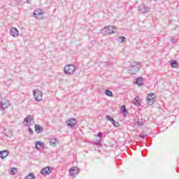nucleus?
Returning a JSON list of instances; mask_svg holds the SVG:
<instances>
[{
  "label": "nucleus",
  "instance_id": "obj_30",
  "mask_svg": "<svg viewBox=\"0 0 179 179\" xmlns=\"http://www.w3.org/2000/svg\"><path fill=\"white\" fill-rule=\"evenodd\" d=\"M28 131H29L30 135H33V134H34V131L31 129V127L28 128Z\"/></svg>",
  "mask_w": 179,
  "mask_h": 179
},
{
  "label": "nucleus",
  "instance_id": "obj_27",
  "mask_svg": "<svg viewBox=\"0 0 179 179\" xmlns=\"http://www.w3.org/2000/svg\"><path fill=\"white\" fill-rule=\"evenodd\" d=\"M119 40H120V43H122L127 42V38L124 36H120L119 38Z\"/></svg>",
  "mask_w": 179,
  "mask_h": 179
},
{
  "label": "nucleus",
  "instance_id": "obj_22",
  "mask_svg": "<svg viewBox=\"0 0 179 179\" xmlns=\"http://www.w3.org/2000/svg\"><path fill=\"white\" fill-rule=\"evenodd\" d=\"M16 173H17V169L16 168H12L10 169V174L11 176H15V174H16Z\"/></svg>",
  "mask_w": 179,
  "mask_h": 179
},
{
  "label": "nucleus",
  "instance_id": "obj_8",
  "mask_svg": "<svg viewBox=\"0 0 179 179\" xmlns=\"http://www.w3.org/2000/svg\"><path fill=\"white\" fill-rule=\"evenodd\" d=\"M78 174H79L78 166H74L70 169V176H71V177L75 178Z\"/></svg>",
  "mask_w": 179,
  "mask_h": 179
},
{
  "label": "nucleus",
  "instance_id": "obj_20",
  "mask_svg": "<svg viewBox=\"0 0 179 179\" xmlns=\"http://www.w3.org/2000/svg\"><path fill=\"white\" fill-rule=\"evenodd\" d=\"M9 106H10L9 104V102H1V108H2V110H3V111H5V108H8V107H9Z\"/></svg>",
  "mask_w": 179,
  "mask_h": 179
},
{
  "label": "nucleus",
  "instance_id": "obj_19",
  "mask_svg": "<svg viewBox=\"0 0 179 179\" xmlns=\"http://www.w3.org/2000/svg\"><path fill=\"white\" fill-rule=\"evenodd\" d=\"M50 146H53V148H55V146H57V143H58V139L50 138Z\"/></svg>",
  "mask_w": 179,
  "mask_h": 179
},
{
  "label": "nucleus",
  "instance_id": "obj_23",
  "mask_svg": "<svg viewBox=\"0 0 179 179\" xmlns=\"http://www.w3.org/2000/svg\"><path fill=\"white\" fill-rule=\"evenodd\" d=\"M34 178H36V177L34 176V173H29L26 177V179H34Z\"/></svg>",
  "mask_w": 179,
  "mask_h": 179
},
{
  "label": "nucleus",
  "instance_id": "obj_4",
  "mask_svg": "<svg viewBox=\"0 0 179 179\" xmlns=\"http://www.w3.org/2000/svg\"><path fill=\"white\" fill-rule=\"evenodd\" d=\"M34 98L35 99L36 101H41V100H43V93L39 89H36L34 90Z\"/></svg>",
  "mask_w": 179,
  "mask_h": 179
},
{
  "label": "nucleus",
  "instance_id": "obj_29",
  "mask_svg": "<svg viewBox=\"0 0 179 179\" xmlns=\"http://www.w3.org/2000/svg\"><path fill=\"white\" fill-rule=\"evenodd\" d=\"M95 145H96L97 146L101 145V140H97L96 141H95Z\"/></svg>",
  "mask_w": 179,
  "mask_h": 179
},
{
  "label": "nucleus",
  "instance_id": "obj_14",
  "mask_svg": "<svg viewBox=\"0 0 179 179\" xmlns=\"http://www.w3.org/2000/svg\"><path fill=\"white\" fill-rule=\"evenodd\" d=\"M10 34L13 37H18L19 36V30L16 28H12L10 29Z\"/></svg>",
  "mask_w": 179,
  "mask_h": 179
},
{
  "label": "nucleus",
  "instance_id": "obj_33",
  "mask_svg": "<svg viewBox=\"0 0 179 179\" xmlns=\"http://www.w3.org/2000/svg\"><path fill=\"white\" fill-rule=\"evenodd\" d=\"M27 3H29V5H31V1H30V0H27Z\"/></svg>",
  "mask_w": 179,
  "mask_h": 179
},
{
  "label": "nucleus",
  "instance_id": "obj_25",
  "mask_svg": "<svg viewBox=\"0 0 179 179\" xmlns=\"http://www.w3.org/2000/svg\"><path fill=\"white\" fill-rule=\"evenodd\" d=\"M106 119L107 120V121H110V122H112V123L114 121V117L108 115L106 116Z\"/></svg>",
  "mask_w": 179,
  "mask_h": 179
},
{
  "label": "nucleus",
  "instance_id": "obj_7",
  "mask_svg": "<svg viewBox=\"0 0 179 179\" xmlns=\"http://www.w3.org/2000/svg\"><path fill=\"white\" fill-rule=\"evenodd\" d=\"M24 122H28V127H30L34 124V117L33 115H28L26 118H24Z\"/></svg>",
  "mask_w": 179,
  "mask_h": 179
},
{
  "label": "nucleus",
  "instance_id": "obj_10",
  "mask_svg": "<svg viewBox=\"0 0 179 179\" xmlns=\"http://www.w3.org/2000/svg\"><path fill=\"white\" fill-rule=\"evenodd\" d=\"M33 15H34V17H36V19H38V16H41V15H43V9L38 8L35 10Z\"/></svg>",
  "mask_w": 179,
  "mask_h": 179
},
{
  "label": "nucleus",
  "instance_id": "obj_36",
  "mask_svg": "<svg viewBox=\"0 0 179 179\" xmlns=\"http://www.w3.org/2000/svg\"><path fill=\"white\" fill-rule=\"evenodd\" d=\"M14 1H20V0H14Z\"/></svg>",
  "mask_w": 179,
  "mask_h": 179
},
{
  "label": "nucleus",
  "instance_id": "obj_3",
  "mask_svg": "<svg viewBox=\"0 0 179 179\" xmlns=\"http://www.w3.org/2000/svg\"><path fill=\"white\" fill-rule=\"evenodd\" d=\"M64 71L66 75H72L75 72L76 68L73 64H69L64 67Z\"/></svg>",
  "mask_w": 179,
  "mask_h": 179
},
{
  "label": "nucleus",
  "instance_id": "obj_28",
  "mask_svg": "<svg viewBox=\"0 0 179 179\" xmlns=\"http://www.w3.org/2000/svg\"><path fill=\"white\" fill-rule=\"evenodd\" d=\"M113 125H114V127H115L116 128H118V127H120V123H118V122H115V120H113L112 122Z\"/></svg>",
  "mask_w": 179,
  "mask_h": 179
},
{
  "label": "nucleus",
  "instance_id": "obj_1",
  "mask_svg": "<svg viewBox=\"0 0 179 179\" xmlns=\"http://www.w3.org/2000/svg\"><path fill=\"white\" fill-rule=\"evenodd\" d=\"M117 31V28L113 26L105 27L102 31L101 34L103 36H108L109 34H114Z\"/></svg>",
  "mask_w": 179,
  "mask_h": 179
},
{
  "label": "nucleus",
  "instance_id": "obj_16",
  "mask_svg": "<svg viewBox=\"0 0 179 179\" xmlns=\"http://www.w3.org/2000/svg\"><path fill=\"white\" fill-rule=\"evenodd\" d=\"M134 83L138 85V86H143V78L142 77L138 78Z\"/></svg>",
  "mask_w": 179,
  "mask_h": 179
},
{
  "label": "nucleus",
  "instance_id": "obj_9",
  "mask_svg": "<svg viewBox=\"0 0 179 179\" xmlns=\"http://www.w3.org/2000/svg\"><path fill=\"white\" fill-rule=\"evenodd\" d=\"M147 101L150 106H152V104H153L155 103V94L154 93H150V94H148V96L147 97Z\"/></svg>",
  "mask_w": 179,
  "mask_h": 179
},
{
  "label": "nucleus",
  "instance_id": "obj_35",
  "mask_svg": "<svg viewBox=\"0 0 179 179\" xmlns=\"http://www.w3.org/2000/svg\"><path fill=\"white\" fill-rule=\"evenodd\" d=\"M4 85H6V86L9 85V84H8V83L4 82Z\"/></svg>",
  "mask_w": 179,
  "mask_h": 179
},
{
  "label": "nucleus",
  "instance_id": "obj_13",
  "mask_svg": "<svg viewBox=\"0 0 179 179\" xmlns=\"http://www.w3.org/2000/svg\"><path fill=\"white\" fill-rule=\"evenodd\" d=\"M9 156V151L8 150L0 151L1 159H5Z\"/></svg>",
  "mask_w": 179,
  "mask_h": 179
},
{
  "label": "nucleus",
  "instance_id": "obj_6",
  "mask_svg": "<svg viewBox=\"0 0 179 179\" xmlns=\"http://www.w3.org/2000/svg\"><path fill=\"white\" fill-rule=\"evenodd\" d=\"M51 173H52V167L51 166H46L41 171V173L43 176H48V174H51Z\"/></svg>",
  "mask_w": 179,
  "mask_h": 179
},
{
  "label": "nucleus",
  "instance_id": "obj_21",
  "mask_svg": "<svg viewBox=\"0 0 179 179\" xmlns=\"http://www.w3.org/2000/svg\"><path fill=\"white\" fill-rule=\"evenodd\" d=\"M105 94L106 96H108V97H113V96H114V94H113V92H111V90H106L105 91Z\"/></svg>",
  "mask_w": 179,
  "mask_h": 179
},
{
  "label": "nucleus",
  "instance_id": "obj_5",
  "mask_svg": "<svg viewBox=\"0 0 179 179\" xmlns=\"http://www.w3.org/2000/svg\"><path fill=\"white\" fill-rule=\"evenodd\" d=\"M138 9L140 13H148V12H150V8L145 6V4L138 6Z\"/></svg>",
  "mask_w": 179,
  "mask_h": 179
},
{
  "label": "nucleus",
  "instance_id": "obj_32",
  "mask_svg": "<svg viewBox=\"0 0 179 179\" xmlns=\"http://www.w3.org/2000/svg\"><path fill=\"white\" fill-rule=\"evenodd\" d=\"M171 41H172L173 44H176V43H177V39L173 38L171 39Z\"/></svg>",
  "mask_w": 179,
  "mask_h": 179
},
{
  "label": "nucleus",
  "instance_id": "obj_12",
  "mask_svg": "<svg viewBox=\"0 0 179 179\" xmlns=\"http://www.w3.org/2000/svg\"><path fill=\"white\" fill-rule=\"evenodd\" d=\"M35 148L38 150H42V149H44V143H43L41 141H36Z\"/></svg>",
  "mask_w": 179,
  "mask_h": 179
},
{
  "label": "nucleus",
  "instance_id": "obj_24",
  "mask_svg": "<svg viewBox=\"0 0 179 179\" xmlns=\"http://www.w3.org/2000/svg\"><path fill=\"white\" fill-rule=\"evenodd\" d=\"M136 125H137V127H142V125H143V120L138 119L136 123Z\"/></svg>",
  "mask_w": 179,
  "mask_h": 179
},
{
  "label": "nucleus",
  "instance_id": "obj_2",
  "mask_svg": "<svg viewBox=\"0 0 179 179\" xmlns=\"http://www.w3.org/2000/svg\"><path fill=\"white\" fill-rule=\"evenodd\" d=\"M128 71L129 73H131V75L136 74L137 72L139 71V64L134 62L133 63H131V66H129Z\"/></svg>",
  "mask_w": 179,
  "mask_h": 179
},
{
  "label": "nucleus",
  "instance_id": "obj_34",
  "mask_svg": "<svg viewBox=\"0 0 179 179\" xmlns=\"http://www.w3.org/2000/svg\"><path fill=\"white\" fill-rule=\"evenodd\" d=\"M145 135H142V136H141V138H142V139H145Z\"/></svg>",
  "mask_w": 179,
  "mask_h": 179
},
{
  "label": "nucleus",
  "instance_id": "obj_17",
  "mask_svg": "<svg viewBox=\"0 0 179 179\" xmlns=\"http://www.w3.org/2000/svg\"><path fill=\"white\" fill-rule=\"evenodd\" d=\"M121 111L123 113L124 117H127L128 115V110H127L125 105L121 106Z\"/></svg>",
  "mask_w": 179,
  "mask_h": 179
},
{
  "label": "nucleus",
  "instance_id": "obj_15",
  "mask_svg": "<svg viewBox=\"0 0 179 179\" xmlns=\"http://www.w3.org/2000/svg\"><path fill=\"white\" fill-rule=\"evenodd\" d=\"M35 131L36 134H41L44 131V128L39 124H35Z\"/></svg>",
  "mask_w": 179,
  "mask_h": 179
},
{
  "label": "nucleus",
  "instance_id": "obj_26",
  "mask_svg": "<svg viewBox=\"0 0 179 179\" xmlns=\"http://www.w3.org/2000/svg\"><path fill=\"white\" fill-rule=\"evenodd\" d=\"M177 65H178V63L176 60H173L172 62H171V66H172V68H176Z\"/></svg>",
  "mask_w": 179,
  "mask_h": 179
},
{
  "label": "nucleus",
  "instance_id": "obj_18",
  "mask_svg": "<svg viewBox=\"0 0 179 179\" xmlns=\"http://www.w3.org/2000/svg\"><path fill=\"white\" fill-rule=\"evenodd\" d=\"M133 103L134 106H141V97L136 96L133 99Z\"/></svg>",
  "mask_w": 179,
  "mask_h": 179
},
{
  "label": "nucleus",
  "instance_id": "obj_31",
  "mask_svg": "<svg viewBox=\"0 0 179 179\" xmlns=\"http://www.w3.org/2000/svg\"><path fill=\"white\" fill-rule=\"evenodd\" d=\"M96 136H98V138H100L101 139V138H103V133L99 132Z\"/></svg>",
  "mask_w": 179,
  "mask_h": 179
},
{
  "label": "nucleus",
  "instance_id": "obj_11",
  "mask_svg": "<svg viewBox=\"0 0 179 179\" xmlns=\"http://www.w3.org/2000/svg\"><path fill=\"white\" fill-rule=\"evenodd\" d=\"M66 124L69 127L73 128V127H75V125L76 124V119L71 118L66 122Z\"/></svg>",
  "mask_w": 179,
  "mask_h": 179
}]
</instances>
